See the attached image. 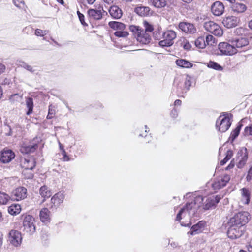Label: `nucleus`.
Listing matches in <instances>:
<instances>
[{
	"mask_svg": "<svg viewBox=\"0 0 252 252\" xmlns=\"http://www.w3.org/2000/svg\"><path fill=\"white\" fill-rule=\"evenodd\" d=\"M193 195L194 200L191 202H188L186 205L183 207L178 213L176 220L180 221L182 219V216L185 217L188 215L189 217H192L195 215L197 211L201 206L203 201V198L201 195L193 194L191 192L186 193L184 198H187Z\"/></svg>",
	"mask_w": 252,
	"mask_h": 252,
	"instance_id": "f257e3e1",
	"label": "nucleus"
},
{
	"mask_svg": "<svg viewBox=\"0 0 252 252\" xmlns=\"http://www.w3.org/2000/svg\"><path fill=\"white\" fill-rule=\"evenodd\" d=\"M191 79V77L188 75H181L175 79L174 86L176 88V93L179 96L184 97L186 93L190 90Z\"/></svg>",
	"mask_w": 252,
	"mask_h": 252,
	"instance_id": "f03ea898",
	"label": "nucleus"
},
{
	"mask_svg": "<svg viewBox=\"0 0 252 252\" xmlns=\"http://www.w3.org/2000/svg\"><path fill=\"white\" fill-rule=\"evenodd\" d=\"M249 216V214L248 212H239L230 218L227 224L242 227L248 222Z\"/></svg>",
	"mask_w": 252,
	"mask_h": 252,
	"instance_id": "7ed1b4c3",
	"label": "nucleus"
},
{
	"mask_svg": "<svg viewBox=\"0 0 252 252\" xmlns=\"http://www.w3.org/2000/svg\"><path fill=\"white\" fill-rule=\"evenodd\" d=\"M109 26L115 31L114 35L118 37H126L129 33L126 30V26L122 22L110 21L108 23Z\"/></svg>",
	"mask_w": 252,
	"mask_h": 252,
	"instance_id": "20e7f679",
	"label": "nucleus"
},
{
	"mask_svg": "<svg viewBox=\"0 0 252 252\" xmlns=\"http://www.w3.org/2000/svg\"><path fill=\"white\" fill-rule=\"evenodd\" d=\"M177 34L175 31L170 30L165 31L162 33L163 40L160 41L158 44L161 47H170L174 44V40Z\"/></svg>",
	"mask_w": 252,
	"mask_h": 252,
	"instance_id": "39448f33",
	"label": "nucleus"
},
{
	"mask_svg": "<svg viewBox=\"0 0 252 252\" xmlns=\"http://www.w3.org/2000/svg\"><path fill=\"white\" fill-rule=\"evenodd\" d=\"M230 119L228 114L220 115L218 118L216 123V127L218 131L224 132L227 131L231 126Z\"/></svg>",
	"mask_w": 252,
	"mask_h": 252,
	"instance_id": "423d86ee",
	"label": "nucleus"
},
{
	"mask_svg": "<svg viewBox=\"0 0 252 252\" xmlns=\"http://www.w3.org/2000/svg\"><path fill=\"white\" fill-rule=\"evenodd\" d=\"M34 222V218L31 215H26L24 217L23 222L24 231L29 235L32 234L35 231Z\"/></svg>",
	"mask_w": 252,
	"mask_h": 252,
	"instance_id": "0eeeda50",
	"label": "nucleus"
},
{
	"mask_svg": "<svg viewBox=\"0 0 252 252\" xmlns=\"http://www.w3.org/2000/svg\"><path fill=\"white\" fill-rule=\"evenodd\" d=\"M205 29L215 35L221 36L223 34V31L221 28L213 21H209L204 23Z\"/></svg>",
	"mask_w": 252,
	"mask_h": 252,
	"instance_id": "6e6552de",
	"label": "nucleus"
},
{
	"mask_svg": "<svg viewBox=\"0 0 252 252\" xmlns=\"http://www.w3.org/2000/svg\"><path fill=\"white\" fill-rule=\"evenodd\" d=\"M218 49L221 55H233L237 53L233 44L227 42H221L218 45Z\"/></svg>",
	"mask_w": 252,
	"mask_h": 252,
	"instance_id": "1a4fd4ad",
	"label": "nucleus"
},
{
	"mask_svg": "<svg viewBox=\"0 0 252 252\" xmlns=\"http://www.w3.org/2000/svg\"><path fill=\"white\" fill-rule=\"evenodd\" d=\"M230 179L229 175L224 174L219 176L214 180L212 184V187L214 190H219L225 186Z\"/></svg>",
	"mask_w": 252,
	"mask_h": 252,
	"instance_id": "9d476101",
	"label": "nucleus"
},
{
	"mask_svg": "<svg viewBox=\"0 0 252 252\" xmlns=\"http://www.w3.org/2000/svg\"><path fill=\"white\" fill-rule=\"evenodd\" d=\"M40 139L37 137L34 138L32 142L28 144H23L20 148V151L23 154L33 153L38 147V143Z\"/></svg>",
	"mask_w": 252,
	"mask_h": 252,
	"instance_id": "9b49d317",
	"label": "nucleus"
},
{
	"mask_svg": "<svg viewBox=\"0 0 252 252\" xmlns=\"http://www.w3.org/2000/svg\"><path fill=\"white\" fill-rule=\"evenodd\" d=\"M20 165L23 169H33L35 167L36 162L34 158L27 156L20 158Z\"/></svg>",
	"mask_w": 252,
	"mask_h": 252,
	"instance_id": "f8f14e48",
	"label": "nucleus"
},
{
	"mask_svg": "<svg viewBox=\"0 0 252 252\" xmlns=\"http://www.w3.org/2000/svg\"><path fill=\"white\" fill-rule=\"evenodd\" d=\"M65 198L63 192H58L54 194L51 199V209H56L60 206Z\"/></svg>",
	"mask_w": 252,
	"mask_h": 252,
	"instance_id": "ddd939ff",
	"label": "nucleus"
},
{
	"mask_svg": "<svg viewBox=\"0 0 252 252\" xmlns=\"http://www.w3.org/2000/svg\"><path fill=\"white\" fill-rule=\"evenodd\" d=\"M237 155L238 162L237 166L238 168H242L246 164L248 158L247 148L245 147L241 148L238 152Z\"/></svg>",
	"mask_w": 252,
	"mask_h": 252,
	"instance_id": "4468645a",
	"label": "nucleus"
},
{
	"mask_svg": "<svg viewBox=\"0 0 252 252\" xmlns=\"http://www.w3.org/2000/svg\"><path fill=\"white\" fill-rule=\"evenodd\" d=\"M227 226L228 227L227 235L229 238L232 239L238 238L243 234V230H241L242 227L241 226L229 224H227Z\"/></svg>",
	"mask_w": 252,
	"mask_h": 252,
	"instance_id": "2eb2a0df",
	"label": "nucleus"
},
{
	"mask_svg": "<svg viewBox=\"0 0 252 252\" xmlns=\"http://www.w3.org/2000/svg\"><path fill=\"white\" fill-rule=\"evenodd\" d=\"M8 241L12 245L17 247L22 242L21 233L18 230H12L9 233Z\"/></svg>",
	"mask_w": 252,
	"mask_h": 252,
	"instance_id": "dca6fc26",
	"label": "nucleus"
},
{
	"mask_svg": "<svg viewBox=\"0 0 252 252\" xmlns=\"http://www.w3.org/2000/svg\"><path fill=\"white\" fill-rule=\"evenodd\" d=\"M229 42L233 44L237 52H239L240 50L243 47L248 46L249 43L248 38L245 37L233 38L230 40Z\"/></svg>",
	"mask_w": 252,
	"mask_h": 252,
	"instance_id": "f3484780",
	"label": "nucleus"
},
{
	"mask_svg": "<svg viewBox=\"0 0 252 252\" xmlns=\"http://www.w3.org/2000/svg\"><path fill=\"white\" fill-rule=\"evenodd\" d=\"M220 199L221 197L219 195L211 196L208 197L203 205V208L205 210L214 208Z\"/></svg>",
	"mask_w": 252,
	"mask_h": 252,
	"instance_id": "a211bd4d",
	"label": "nucleus"
},
{
	"mask_svg": "<svg viewBox=\"0 0 252 252\" xmlns=\"http://www.w3.org/2000/svg\"><path fill=\"white\" fill-rule=\"evenodd\" d=\"M211 12L215 16H219L221 15L224 11V6L220 1L214 2L211 6Z\"/></svg>",
	"mask_w": 252,
	"mask_h": 252,
	"instance_id": "6ab92c4d",
	"label": "nucleus"
},
{
	"mask_svg": "<svg viewBox=\"0 0 252 252\" xmlns=\"http://www.w3.org/2000/svg\"><path fill=\"white\" fill-rule=\"evenodd\" d=\"M178 27L182 31L186 33L193 34L196 31L194 25L189 23L180 22Z\"/></svg>",
	"mask_w": 252,
	"mask_h": 252,
	"instance_id": "aec40b11",
	"label": "nucleus"
},
{
	"mask_svg": "<svg viewBox=\"0 0 252 252\" xmlns=\"http://www.w3.org/2000/svg\"><path fill=\"white\" fill-rule=\"evenodd\" d=\"M230 3L231 4L230 5V8L234 13H242L244 12L247 9V6L245 4L236 2V0H234V2H230Z\"/></svg>",
	"mask_w": 252,
	"mask_h": 252,
	"instance_id": "412c9836",
	"label": "nucleus"
},
{
	"mask_svg": "<svg viewBox=\"0 0 252 252\" xmlns=\"http://www.w3.org/2000/svg\"><path fill=\"white\" fill-rule=\"evenodd\" d=\"M15 156V154L12 150H4L1 152L0 160L2 163H7L10 162Z\"/></svg>",
	"mask_w": 252,
	"mask_h": 252,
	"instance_id": "4be33fe9",
	"label": "nucleus"
},
{
	"mask_svg": "<svg viewBox=\"0 0 252 252\" xmlns=\"http://www.w3.org/2000/svg\"><path fill=\"white\" fill-rule=\"evenodd\" d=\"M108 12L111 17L114 19H119L123 16V11L118 5H113L110 7Z\"/></svg>",
	"mask_w": 252,
	"mask_h": 252,
	"instance_id": "5701e85b",
	"label": "nucleus"
},
{
	"mask_svg": "<svg viewBox=\"0 0 252 252\" xmlns=\"http://www.w3.org/2000/svg\"><path fill=\"white\" fill-rule=\"evenodd\" d=\"M206 223L205 221L201 220L197 224L193 225L190 229V231L188 232L192 235H194L202 232L205 227Z\"/></svg>",
	"mask_w": 252,
	"mask_h": 252,
	"instance_id": "b1692460",
	"label": "nucleus"
},
{
	"mask_svg": "<svg viewBox=\"0 0 252 252\" xmlns=\"http://www.w3.org/2000/svg\"><path fill=\"white\" fill-rule=\"evenodd\" d=\"M239 22V19L237 17L230 16L225 18L222 21V23L227 28H231L236 26Z\"/></svg>",
	"mask_w": 252,
	"mask_h": 252,
	"instance_id": "393cba45",
	"label": "nucleus"
},
{
	"mask_svg": "<svg viewBox=\"0 0 252 252\" xmlns=\"http://www.w3.org/2000/svg\"><path fill=\"white\" fill-rule=\"evenodd\" d=\"M13 194L15 200L19 201L24 199L27 196V189L23 187L17 188L13 191Z\"/></svg>",
	"mask_w": 252,
	"mask_h": 252,
	"instance_id": "a878e982",
	"label": "nucleus"
},
{
	"mask_svg": "<svg viewBox=\"0 0 252 252\" xmlns=\"http://www.w3.org/2000/svg\"><path fill=\"white\" fill-rule=\"evenodd\" d=\"M51 213L49 209L47 208H42L39 213V217L40 220L44 223L47 224L50 222Z\"/></svg>",
	"mask_w": 252,
	"mask_h": 252,
	"instance_id": "bb28decb",
	"label": "nucleus"
},
{
	"mask_svg": "<svg viewBox=\"0 0 252 252\" xmlns=\"http://www.w3.org/2000/svg\"><path fill=\"white\" fill-rule=\"evenodd\" d=\"M136 39L137 41L143 44H147L150 42L151 38L149 34L144 32L143 31V32L139 35H137Z\"/></svg>",
	"mask_w": 252,
	"mask_h": 252,
	"instance_id": "cd10ccee",
	"label": "nucleus"
},
{
	"mask_svg": "<svg viewBox=\"0 0 252 252\" xmlns=\"http://www.w3.org/2000/svg\"><path fill=\"white\" fill-rule=\"evenodd\" d=\"M88 14L90 18L95 20H100L102 18L100 9H90L88 10Z\"/></svg>",
	"mask_w": 252,
	"mask_h": 252,
	"instance_id": "c85d7f7f",
	"label": "nucleus"
},
{
	"mask_svg": "<svg viewBox=\"0 0 252 252\" xmlns=\"http://www.w3.org/2000/svg\"><path fill=\"white\" fill-rule=\"evenodd\" d=\"M135 12L141 16H147L151 14L150 8L146 6H138L135 8Z\"/></svg>",
	"mask_w": 252,
	"mask_h": 252,
	"instance_id": "c756f323",
	"label": "nucleus"
},
{
	"mask_svg": "<svg viewBox=\"0 0 252 252\" xmlns=\"http://www.w3.org/2000/svg\"><path fill=\"white\" fill-rule=\"evenodd\" d=\"M175 62L177 65L182 68H189L193 65L191 63L185 59H177Z\"/></svg>",
	"mask_w": 252,
	"mask_h": 252,
	"instance_id": "7c9ffc66",
	"label": "nucleus"
},
{
	"mask_svg": "<svg viewBox=\"0 0 252 252\" xmlns=\"http://www.w3.org/2000/svg\"><path fill=\"white\" fill-rule=\"evenodd\" d=\"M242 196V201L245 204H248L250 201L249 190L244 188L241 189Z\"/></svg>",
	"mask_w": 252,
	"mask_h": 252,
	"instance_id": "2f4dec72",
	"label": "nucleus"
},
{
	"mask_svg": "<svg viewBox=\"0 0 252 252\" xmlns=\"http://www.w3.org/2000/svg\"><path fill=\"white\" fill-rule=\"evenodd\" d=\"M39 193L44 198H49L51 196L50 189L46 186H43L40 188Z\"/></svg>",
	"mask_w": 252,
	"mask_h": 252,
	"instance_id": "473e14b6",
	"label": "nucleus"
},
{
	"mask_svg": "<svg viewBox=\"0 0 252 252\" xmlns=\"http://www.w3.org/2000/svg\"><path fill=\"white\" fill-rule=\"evenodd\" d=\"M21 206L19 204H12L8 207V212L12 215H16L21 211Z\"/></svg>",
	"mask_w": 252,
	"mask_h": 252,
	"instance_id": "72a5a7b5",
	"label": "nucleus"
},
{
	"mask_svg": "<svg viewBox=\"0 0 252 252\" xmlns=\"http://www.w3.org/2000/svg\"><path fill=\"white\" fill-rule=\"evenodd\" d=\"M167 0H150V3L155 7L162 8L167 4Z\"/></svg>",
	"mask_w": 252,
	"mask_h": 252,
	"instance_id": "f704fd0d",
	"label": "nucleus"
},
{
	"mask_svg": "<svg viewBox=\"0 0 252 252\" xmlns=\"http://www.w3.org/2000/svg\"><path fill=\"white\" fill-rule=\"evenodd\" d=\"M249 30L243 27H239L236 28L234 31V33L238 36H246L248 35Z\"/></svg>",
	"mask_w": 252,
	"mask_h": 252,
	"instance_id": "c9c22d12",
	"label": "nucleus"
},
{
	"mask_svg": "<svg viewBox=\"0 0 252 252\" xmlns=\"http://www.w3.org/2000/svg\"><path fill=\"white\" fill-rule=\"evenodd\" d=\"M129 30L132 32L135 37L137 38V35H139L140 34L143 32V30L140 28L139 26H136L134 25H131L129 27Z\"/></svg>",
	"mask_w": 252,
	"mask_h": 252,
	"instance_id": "e433bc0d",
	"label": "nucleus"
},
{
	"mask_svg": "<svg viewBox=\"0 0 252 252\" xmlns=\"http://www.w3.org/2000/svg\"><path fill=\"white\" fill-rule=\"evenodd\" d=\"M26 106L28 109V111L26 112L27 115H29L32 112L33 106V102L32 98L31 97H29L27 98L26 101Z\"/></svg>",
	"mask_w": 252,
	"mask_h": 252,
	"instance_id": "4c0bfd02",
	"label": "nucleus"
},
{
	"mask_svg": "<svg viewBox=\"0 0 252 252\" xmlns=\"http://www.w3.org/2000/svg\"><path fill=\"white\" fill-rule=\"evenodd\" d=\"M242 126V124L241 123H239L237 127L233 131H232L230 137L232 141H234L235 139L238 136Z\"/></svg>",
	"mask_w": 252,
	"mask_h": 252,
	"instance_id": "58836bf2",
	"label": "nucleus"
},
{
	"mask_svg": "<svg viewBox=\"0 0 252 252\" xmlns=\"http://www.w3.org/2000/svg\"><path fill=\"white\" fill-rule=\"evenodd\" d=\"M195 46L200 49L204 48L206 46L205 38L203 37H199L195 41Z\"/></svg>",
	"mask_w": 252,
	"mask_h": 252,
	"instance_id": "ea45409f",
	"label": "nucleus"
},
{
	"mask_svg": "<svg viewBox=\"0 0 252 252\" xmlns=\"http://www.w3.org/2000/svg\"><path fill=\"white\" fill-rule=\"evenodd\" d=\"M10 199V197L5 193L0 192V204H6Z\"/></svg>",
	"mask_w": 252,
	"mask_h": 252,
	"instance_id": "a19ab883",
	"label": "nucleus"
},
{
	"mask_svg": "<svg viewBox=\"0 0 252 252\" xmlns=\"http://www.w3.org/2000/svg\"><path fill=\"white\" fill-rule=\"evenodd\" d=\"M233 151L231 150H229L227 151L226 153V156L220 162V164L221 165H223L225 164L233 156Z\"/></svg>",
	"mask_w": 252,
	"mask_h": 252,
	"instance_id": "79ce46f5",
	"label": "nucleus"
},
{
	"mask_svg": "<svg viewBox=\"0 0 252 252\" xmlns=\"http://www.w3.org/2000/svg\"><path fill=\"white\" fill-rule=\"evenodd\" d=\"M207 66L209 68H213L216 70H222V67L220 65L217 63L213 61H210L207 63Z\"/></svg>",
	"mask_w": 252,
	"mask_h": 252,
	"instance_id": "37998d69",
	"label": "nucleus"
},
{
	"mask_svg": "<svg viewBox=\"0 0 252 252\" xmlns=\"http://www.w3.org/2000/svg\"><path fill=\"white\" fill-rule=\"evenodd\" d=\"M22 174L27 179H32L33 177V169H23Z\"/></svg>",
	"mask_w": 252,
	"mask_h": 252,
	"instance_id": "c03bdc74",
	"label": "nucleus"
},
{
	"mask_svg": "<svg viewBox=\"0 0 252 252\" xmlns=\"http://www.w3.org/2000/svg\"><path fill=\"white\" fill-rule=\"evenodd\" d=\"M215 38L211 35H207L205 39L206 45L214 46Z\"/></svg>",
	"mask_w": 252,
	"mask_h": 252,
	"instance_id": "a18cd8bd",
	"label": "nucleus"
},
{
	"mask_svg": "<svg viewBox=\"0 0 252 252\" xmlns=\"http://www.w3.org/2000/svg\"><path fill=\"white\" fill-rule=\"evenodd\" d=\"M55 113L56 111L55 107L52 105H50L49 106L48 114L47 116V119H51L53 118L55 116Z\"/></svg>",
	"mask_w": 252,
	"mask_h": 252,
	"instance_id": "49530a36",
	"label": "nucleus"
},
{
	"mask_svg": "<svg viewBox=\"0 0 252 252\" xmlns=\"http://www.w3.org/2000/svg\"><path fill=\"white\" fill-rule=\"evenodd\" d=\"M143 25L145 28V32H152L154 30L153 25L150 24L147 21H144Z\"/></svg>",
	"mask_w": 252,
	"mask_h": 252,
	"instance_id": "de8ad7c7",
	"label": "nucleus"
},
{
	"mask_svg": "<svg viewBox=\"0 0 252 252\" xmlns=\"http://www.w3.org/2000/svg\"><path fill=\"white\" fill-rule=\"evenodd\" d=\"M48 33V31L47 30H42L39 29H37L35 31V35L37 36L43 37L44 35H46Z\"/></svg>",
	"mask_w": 252,
	"mask_h": 252,
	"instance_id": "09e8293b",
	"label": "nucleus"
},
{
	"mask_svg": "<svg viewBox=\"0 0 252 252\" xmlns=\"http://www.w3.org/2000/svg\"><path fill=\"white\" fill-rule=\"evenodd\" d=\"M77 15L78 16V18L79 19V20L81 22V23L83 25V26H87V24L85 22V17H84V15L82 14L79 11H77Z\"/></svg>",
	"mask_w": 252,
	"mask_h": 252,
	"instance_id": "8fccbe9b",
	"label": "nucleus"
},
{
	"mask_svg": "<svg viewBox=\"0 0 252 252\" xmlns=\"http://www.w3.org/2000/svg\"><path fill=\"white\" fill-rule=\"evenodd\" d=\"M13 2L16 6L19 8H23L24 6L23 0H13Z\"/></svg>",
	"mask_w": 252,
	"mask_h": 252,
	"instance_id": "3c124183",
	"label": "nucleus"
},
{
	"mask_svg": "<svg viewBox=\"0 0 252 252\" xmlns=\"http://www.w3.org/2000/svg\"><path fill=\"white\" fill-rule=\"evenodd\" d=\"M244 133L245 135H252V125L245 128Z\"/></svg>",
	"mask_w": 252,
	"mask_h": 252,
	"instance_id": "603ef678",
	"label": "nucleus"
},
{
	"mask_svg": "<svg viewBox=\"0 0 252 252\" xmlns=\"http://www.w3.org/2000/svg\"><path fill=\"white\" fill-rule=\"evenodd\" d=\"M21 65L23 68H24L25 69H27V70L31 72H33L34 71L33 67L32 66L28 65L25 63H23V64Z\"/></svg>",
	"mask_w": 252,
	"mask_h": 252,
	"instance_id": "864d4df0",
	"label": "nucleus"
},
{
	"mask_svg": "<svg viewBox=\"0 0 252 252\" xmlns=\"http://www.w3.org/2000/svg\"><path fill=\"white\" fill-rule=\"evenodd\" d=\"M62 154L63 156V161H67L69 160L70 158H69V157L67 155L64 149H63V151L62 152Z\"/></svg>",
	"mask_w": 252,
	"mask_h": 252,
	"instance_id": "5fc2aeb1",
	"label": "nucleus"
},
{
	"mask_svg": "<svg viewBox=\"0 0 252 252\" xmlns=\"http://www.w3.org/2000/svg\"><path fill=\"white\" fill-rule=\"evenodd\" d=\"M246 179L247 181H250L252 179V166L250 168L248 172Z\"/></svg>",
	"mask_w": 252,
	"mask_h": 252,
	"instance_id": "6e6d98bb",
	"label": "nucleus"
},
{
	"mask_svg": "<svg viewBox=\"0 0 252 252\" xmlns=\"http://www.w3.org/2000/svg\"><path fill=\"white\" fill-rule=\"evenodd\" d=\"M33 29L30 26L26 27L23 30V32L27 34H28L29 32H33Z\"/></svg>",
	"mask_w": 252,
	"mask_h": 252,
	"instance_id": "4d7b16f0",
	"label": "nucleus"
},
{
	"mask_svg": "<svg viewBox=\"0 0 252 252\" xmlns=\"http://www.w3.org/2000/svg\"><path fill=\"white\" fill-rule=\"evenodd\" d=\"M171 116L173 118H176L178 116V111L176 109H173L171 112Z\"/></svg>",
	"mask_w": 252,
	"mask_h": 252,
	"instance_id": "13d9d810",
	"label": "nucleus"
},
{
	"mask_svg": "<svg viewBox=\"0 0 252 252\" xmlns=\"http://www.w3.org/2000/svg\"><path fill=\"white\" fill-rule=\"evenodd\" d=\"M183 47L185 49L190 50L191 46L189 42H186L184 44Z\"/></svg>",
	"mask_w": 252,
	"mask_h": 252,
	"instance_id": "bf43d9fd",
	"label": "nucleus"
},
{
	"mask_svg": "<svg viewBox=\"0 0 252 252\" xmlns=\"http://www.w3.org/2000/svg\"><path fill=\"white\" fill-rule=\"evenodd\" d=\"M234 165H235V164H234V161L232 160L231 161V162L230 163V164L228 165V166H227L226 167L225 169L227 170H230L234 167Z\"/></svg>",
	"mask_w": 252,
	"mask_h": 252,
	"instance_id": "052dcab7",
	"label": "nucleus"
},
{
	"mask_svg": "<svg viewBox=\"0 0 252 252\" xmlns=\"http://www.w3.org/2000/svg\"><path fill=\"white\" fill-rule=\"evenodd\" d=\"M5 70V66L2 63H0V74L3 73Z\"/></svg>",
	"mask_w": 252,
	"mask_h": 252,
	"instance_id": "680f3d73",
	"label": "nucleus"
},
{
	"mask_svg": "<svg viewBox=\"0 0 252 252\" xmlns=\"http://www.w3.org/2000/svg\"><path fill=\"white\" fill-rule=\"evenodd\" d=\"M247 248L249 252H252V244L250 243L247 245Z\"/></svg>",
	"mask_w": 252,
	"mask_h": 252,
	"instance_id": "e2e57ef3",
	"label": "nucleus"
},
{
	"mask_svg": "<svg viewBox=\"0 0 252 252\" xmlns=\"http://www.w3.org/2000/svg\"><path fill=\"white\" fill-rule=\"evenodd\" d=\"M182 101L179 99H177L174 102V105L175 106H180L181 105Z\"/></svg>",
	"mask_w": 252,
	"mask_h": 252,
	"instance_id": "0e129e2a",
	"label": "nucleus"
},
{
	"mask_svg": "<svg viewBox=\"0 0 252 252\" xmlns=\"http://www.w3.org/2000/svg\"><path fill=\"white\" fill-rule=\"evenodd\" d=\"M114 0H103V1L108 4H111L113 2Z\"/></svg>",
	"mask_w": 252,
	"mask_h": 252,
	"instance_id": "69168bd1",
	"label": "nucleus"
},
{
	"mask_svg": "<svg viewBox=\"0 0 252 252\" xmlns=\"http://www.w3.org/2000/svg\"><path fill=\"white\" fill-rule=\"evenodd\" d=\"M122 1L125 3H130L132 2L134 0H121Z\"/></svg>",
	"mask_w": 252,
	"mask_h": 252,
	"instance_id": "338daca9",
	"label": "nucleus"
},
{
	"mask_svg": "<svg viewBox=\"0 0 252 252\" xmlns=\"http://www.w3.org/2000/svg\"><path fill=\"white\" fill-rule=\"evenodd\" d=\"M249 27H250V28H251V29H252V20H251L249 23Z\"/></svg>",
	"mask_w": 252,
	"mask_h": 252,
	"instance_id": "774afa93",
	"label": "nucleus"
}]
</instances>
